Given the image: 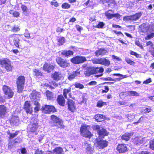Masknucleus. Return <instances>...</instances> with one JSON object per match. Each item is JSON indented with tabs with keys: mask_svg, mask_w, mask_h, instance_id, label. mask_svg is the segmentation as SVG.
<instances>
[{
	"mask_svg": "<svg viewBox=\"0 0 154 154\" xmlns=\"http://www.w3.org/2000/svg\"><path fill=\"white\" fill-rule=\"evenodd\" d=\"M101 1L103 4L105 3L115 4L116 3L115 0H101Z\"/></svg>",
	"mask_w": 154,
	"mask_h": 154,
	"instance_id": "obj_42",
	"label": "nucleus"
},
{
	"mask_svg": "<svg viewBox=\"0 0 154 154\" xmlns=\"http://www.w3.org/2000/svg\"><path fill=\"white\" fill-rule=\"evenodd\" d=\"M2 90L5 95L9 99L12 98L14 95V92L11 87L7 85H4Z\"/></svg>",
	"mask_w": 154,
	"mask_h": 154,
	"instance_id": "obj_8",
	"label": "nucleus"
},
{
	"mask_svg": "<svg viewBox=\"0 0 154 154\" xmlns=\"http://www.w3.org/2000/svg\"><path fill=\"white\" fill-rule=\"evenodd\" d=\"M97 84V82L95 81H92L90 82H89L88 83V85H96Z\"/></svg>",
	"mask_w": 154,
	"mask_h": 154,
	"instance_id": "obj_63",
	"label": "nucleus"
},
{
	"mask_svg": "<svg viewBox=\"0 0 154 154\" xmlns=\"http://www.w3.org/2000/svg\"><path fill=\"white\" fill-rule=\"evenodd\" d=\"M94 119L97 122H101L104 120V119L103 115L97 114L94 115Z\"/></svg>",
	"mask_w": 154,
	"mask_h": 154,
	"instance_id": "obj_26",
	"label": "nucleus"
},
{
	"mask_svg": "<svg viewBox=\"0 0 154 154\" xmlns=\"http://www.w3.org/2000/svg\"><path fill=\"white\" fill-rule=\"evenodd\" d=\"M74 52L71 50H64L62 51L61 54L65 57H68L72 56L74 54Z\"/></svg>",
	"mask_w": 154,
	"mask_h": 154,
	"instance_id": "obj_23",
	"label": "nucleus"
},
{
	"mask_svg": "<svg viewBox=\"0 0 154 154\" xmlns=\"http://www.w3.org/2000/svg\"><path fill=\"white\" fill-rule=\"evenodd\" d=\"M48 114H50L51 112L54 113L57 111V109L53 105H48Z\"/></svg>",
	"mask_w": 154,
	"mask_h": 154,
	"instance_id": "obj_32",
	"label": "nucleus"
},
{
	"mask_svg": "<svg viewBox=\"0 0 154 154\" xmlns=\"http://www.w3.org/2000/svg\"><path fill=\"white\" fill-rule=\"evenodd\" d=\"M92 61L93 64H101V58L95 59L92 60Z\"/></svg>",
	"mask_w": 154,
	"mask_h": 154,
	"instance_id": "obj_45",
	"label": "nucleus"
},
{
	"mask_svg": "<svg viewBox=\"0 0 154 154\" xmlns=\"http://www.w3.org/2000/svg\"><path fill=\"white\" fill-rule=\"evenodd\" d=\"M140 31L141 32H146L148 29L147 27L146 24H143L140 26Z\"/></svg>",
	"mask_w": 154,
	"mask_h": 154,
	"instance_id": "obj_36",
	"label": "nucleus"
},
{
	"mask_svg": "<svg viewBox=\"0 0 154 154\" xmlns=\"http://www.w3.org/2000/svg\"><path fill=\"white\" fill-rule=\"evenodd\" d=\"M21 7L23 12L24 13H26L27 12L28 9L27 7L26 6L23 5H22Z\"/></svg>",
	"mask_w": 154,
	"mask_h": 154,
	"instance_id": "obj_51",
	"label": "nucleus"
},
{
	"mask_svg": "<svg viewBox=\"0 0 154 154\" xmlns=\"http://www.w3.org/2000/svg\"><path fill=\"white\" fill-rule=\"evenodd\" d=\"M94 152V149L90 144H88L86 149V153L88 154H92Z\"/></svg>",
	"mask_w": 154,
	"mask_h": 154,
	"instance_id": "obj_27",
	"label": "nucleus"
},
{
	"mask_svg": "<svg viewBox=\"0 0 154 154\" xmlns=\"http://www.w3.org/2000/svg\"><path fill=\"white\" fill-rule=\"evenodd\" d=\"M104 89H102L101 93L103 94L104 93H107L109 90V88L107 86H104Z\"/></svg>",
	"mask_w": 154,
	"mask_h": 154,
	"instance_id": "obj_50",
	"label": "nucleus"
},
{
	"mask_svg": "<svg viewBox=\"0 0 154 154\" xmlns=\"http://www.w3.org/2000/svg\"><path fill=\"white\" fill-rule=\"evenodd\" d=\"M133 135V133L132 132H126L121 136V139L123 140L128 141L131 138Z\"/></svg>",
	"mask_w": 154,
	"mask_h": 154,
	"instance_id": "obj_21",
	"label": "nucleus"
},
{
	"mask_svg": "<svg viewBox=\"0 0 154 154\" xmlns=\"http://www.w3.org/2000/svg\"><path fill=\"white\" fill-rule=\"evenodd\" d=\"M51 76L52 79L56 81L60 80L63 78L62 74L59 71H55L52 74Z\"/></svg>",
	"mask_w": 154,
	"mask_h": 154,
	"instance_id": "obj_17",
	"label": "nucleus"
},
{
	"mask_svg": "<svg viewBox=\"0 0 154 154\" xmlns=\"http://www.w3.org/2000/svg\"><path fill=\"white\" fill-rule=\"evenodd\" d=\"M71 87H69L68 88H65L63 90V95L64 97L67 99V94H68V95L69 98L72 97V95L71 92Z\"/></svg>",
	"mask_w": 154,
	"mask_h": 154,
	"instance_id": "obj_20",
	"label": "nucleus"
},
{
	"mask_svg": "<svg viewBox=\"0 0 154 154\" xmlns=\"http://www.w3.org/2000/svg\"><path fill=\"white\" fill-rule=\"evenodd\" d=\"M63 149L61 147H57L53 149V152L51 151H48V154H54V152L55 153V154H63Z\"/></svg>",
	"mask_w": 154,
	"mask_h": 154,
	"instance_id": "obj_19",
	"label": "nucleus"
},
{
	"mask_svg": "<svg viewBox=\"0 0 154 154\" xmlns=\"http://www.w3.org/2000/svg\"><path fill=\"white\" fill-rule=\"evenodd\" d=\"M143 143V138L142 137H140L139 138H138L137 137H135V144L137 145L142 143Z\"/></svg>",
	"mask_w": 154,
	"mask_h": 154,
	"instance_id": "obj_43",
	"label": "nucleus"
},
{
	"mask_svg": "<svg viewBox=\"0 0 154 154\" xmlns=\"http://www.w3.org/2000/svg\"><path fill=\"white\" fill-rule=\"evenodd\" d=\"M64 31V29L63 28H61L60 27H57L56 29V32L60 33L61 32H62Z\"/></svg>",
	"mask_w": 154,
	"mask_h": 154,
	"instance_id": "obj_62",
	"label": "nucleus"
},
{
	"mask_svg": "<svg viewBox=\"0 0 154 154\" xmlns=\"http://www.w3.org/2000/svg\"><path fill=\"white\" fill-rule=\"evenodd\" d=\"M9 13L10 14H12L13 16L16 17H19L20 13L17 11H14L13 10H10L9 11Z\"/></svg>",
	"mask_w": 154,
	"mask_h": 154,
	"instance_id": "obj_37",
	"label": "nucleus"
},
{
	"mask_svg": "<svg viewBox=\"0 0 154 154\" xmlns=\"http://www.w3.org/2000/svg\"><path fill=\"white\" fill-rule=\"evenodd\" d=\"M25 82V77L23 75H20L17 79L16 83L17 89V92L19 93H21L23 91Z\"/></svg>",
	"mask_w": 154,
	"mask_h": 154,
	"instance_id": "obj_5",
	"label": "nucleus"
},
{
	"mask_svg": "<svg viewBox=\"0 0 154 154\" xmlns=\"http://www.w3.org/2000/svg\"><path fill=\"white\" fill-rule=\"evenodd\" d=\"M20 30L19 26H14L11 29V31L13 32H17Z\"/></svg>",
	"mask_w": 154,
	"mask_h": 154,
	"instance_id": "obj_38",
	"label": "nucleus"
},
{
	"mask_svg": "<svg viewBox=\"0 0 154 154\" xmlns=\"http://www.w3.org/2000/svg\"><path fill=\"white\" fill-rule=\"evenodd\" d=\"M75 78V77L72 74H70L69 76L68 77V79L70 80H72L73 79H74Z\"/></svg>",
	"mask_w": 154,
	"mask_h": 154,
	"instance_id": "obj_64",
	"label": "nucleus"
},
{
	"mask_svg": "<svg viewBox=\"0 0 154 154\" xmlns=\"http://www.w3.org/2000/svg\"><path fill=\"white\" fill-rule=\"evenodd\" d=\"M65 98L62 94L58 95L56 100L57 103L60 106H64L66 103Z\"/></svg>",
	"mask_w": 154,
	"mask_h": 154,
	"instance_id": "obj_16",
	"label": "nucleus"
},
{
	"mask_svg": "<svg viewBox=\"0 0 154 154\" xmlns=\"http://www.w3.org/2000/svg\"><path fill=\"white\" fill-rule=\"evenodd\" d=\"M48 105H45L41 108L42 111L45 114H48Z\"/></svg>",
	"mask_w": 154,
	"mask_h": 154,
	"instance_id": "obj_35",
	"label": "nucleus"
},
{
	"mask_svg": "<svg viewBox=\"0 0 154 154\" xmlns=\"http://www.w3.org/2000/svg\"><path fill=\"white\" fill-rule=\"evenodd\" d=\"M149 147L151 149L154 150V139L150 142Z\"/></svg>",
	"mask_w": 154,
	"mask_h": 154,
	"instance_id": "obj_55",
	"label": "nucleus"
},
{
	"mask_svg": "<svg viewBox=\"0 0 154 154\" xmlns=\"http://www.w3.org/2000/svg\"><path fill=\"white\" fill-rule=\"evenodd\" d=\"M132 17L133 16H125L123 17V20L126 21L131 20L133 19Z\"/></svg>",
	"mask_w": 154,
	"mask_h": 154,
	"instance_id": "obj_48",
	"label": "nucleus"
},
{
	"mask_svg": "<svg viewBox=\"0 0 154 154\" xmlns=\"http://www.w3.org/2000/svg\"><path fill=\"white\" fill-rule=\"evenodd\" d=\"M0 65L1 67L4 68L8 72H11L13 66L10 60L7 58L0 59Z\"/></svg>",
	"mask_w": 154,
	"mask_h": 154,
	"instance_id": "obj_3",
	"label": "nucleus"
},
{
	"mask_svg": "<svg viewBox=\"0 0 154 154\" xmlns=\"http://www.w3.org/2000/svg\"><path fill=\"white\" fill-rule=\"evenodd\" d=\"M76 20V19L74 17H72L69 20V23H71V24H73L75 22Z\"/></svg>",
	"mask_w": 154,
	"mask_h": 154,
	"instance_id": "obj_61",
	"label": "nucleus"
},
{
	"mask_svg": "<svg viewBox=\"0 0 154 154\" xmlns=\"http://www.w3.org/2000/svg\"><path fill=\"white\" fill-rule=\"evenodd\" d=\"M92 128L94 131L99 130L100 128V126L99 125H93L92 126Z\"/></svg>",
	"mask_w": 154,
	"mask_h": 154,
	"instance_id": "obj_54",
	"label": "nucleus"
},
{
	"mask_svg": "<svg viewBox=\"0 0 154 154\" xmlns=\"http://www.w3.org/2000/svg\"><path fill=\"white\" fill-rule=\"evenodd\" d=\"M51 127H56L57 128L64 129L65 126L63 125V122L57 116L52 115L50 116V121L49 122Z\"/></svg>",
	"mask_w": 154,
	"mask_h": 154,
	"instance_id": "obj_1",
	"label": "nucleus"
},
{
	"mask_svg": "<svg viewBox=\"0 0 154 154\" xmlns=\"http://www.w3.org/2000/svg\"><path fill=\"white\" fill-rule=\"evenodd\" d=\"M142 15V14L141 12H139L135 14V20L139 18Z\"/></svg>",
	"mask_w": 154,
	"mask_h": 154,
	"instance_id": "obj_57",
	"label": "nucleus"
},
{
	"mask_svg": "<svg viewBox=\"0 0 154 154\" xmlns=\"http://www.w3.org/2000/svg\"><path fill=\"white\" fill-rule=\"evenodd\" d=\"M65 38L64 37H60L58 39L57 42H58L59 45H63L65 42Z\"/></svg>",
	"mask_w": 154,
	"mask_h": 154,
	"instance_id": "obj_41",
	"label": "nucleus"
},
{
	"mask_svg": "<svg viewBox=\"0 0 154 154\" xmlns=\"http://www.w3.org/2000/svg\"><path fill=\"white\" fill-rule=\"evenodd\" d=\"M125 60L130 65H133L134 63V61H132L128 58H126L125 59Z\"/></svg>",
	"mask_w": 154,
	"mask_h": 154,
	"instance_id": "obj_53",
	"label": "nucleus"
},
{
	"mask_svg": "<svg viewBox=\"0 0 154 154\" xmlns=\"http://www.w3.org/2000/svg\"><path fill=\"white\" fill-rule=\"evenodd\" d=\"M38 92L35 90H33L30 94L29 97L31 99H37V97H38Z\"/></svg>",
	"mask_w": 154,
	"mask_h": 154,
	"instance_id": "obj_29",
	"label": "nucleus"
},
{
	"mask_svg": "<svg viewBox=\"0 0 154 154\" xmlns=\"http://www.w3.org/2000/svg\"><path fill=\"white\" fill-rule=\"evenodd\" d=\"M33 72L34 73L35 75L36 76H41L43 75L42 72L37 69H34L33 70Z\"/></svg>",
	"mask_w": 154,
	"mask_h": 154,
	"instance_id": "obj_34",
	"label": "nucleus"
},
{
	"mask_svg": "<svg viewBox=\"0 0 154 154\" xmlns=\"http://www.w3.org/2000/svg\"><path fill=\"white\" fill-rule=\"evenodd\" d=\"M116 149L119 153L124 154L128 151V148L125 144L119 143L117 146Z\"/></svg>",
	"mask_w": 154,
	"mask_h": 154,
	"instance_id": "obj_9",
	"label": "nucleus"
},
{
	"mask_svg": "<svg viewBox=\"0 0 154 154\" xmlns=\"http://www.w3.org/2000/svg\"><path fill=\"white\" fill-rule=\"evenodd\" d=\"M113 75L117 76L120 77H122V78H125L127 76L126 75H123L122 74L119 73H114L113 74Z\"/></svg>",
	"mask_w": 154,
	"mask_h": 154,
	"instance_id": "obj_56",
	"label": "nucleus"
},
{
	"mask_svg": "<svg viewBox=\"0 0 154 154\" xmlns=\"http://www.w3.org/2000/svg\"><path fill=\"white\" fill-rule=\"evenodd\" d=\"M23 109L25 110L27 114H32V109L31 107L30 101L27 100L25 101L23 105Z\"/></svg>",
	"mask_w": 154,
	"mask_h": 154,
	"instance_id": "obj_14",
	"label": "nucleus"
},
{
	"mask_svg": "<svg viewBox=\"0 0 154 154\" xmlns=\"http://www.w3.org/2000/svg\"><path fill=\"white\" fill-rule=\"evenodd\" d=\"M104 25V23L103 22H100L96 26V27L97 28H102Z\"/></svg>",
	"mask_w": 154,
	"mask_h": 154,
	"instance_id": "obj_49",
	"label": "nucleus"
},
{
	"mask_svg": "<svg viewBox=\"0 0 154 154\" xmlns=\"http://www.w3.org/2000/svg\"><path fill=\"white\" fill-rule=\"evenodd\" d=\"M105 51L104 48H99L98 50L95 51V55L96 56L98 57L100 55H103L104 54L103 52Z\"/></svg>",
	"mask_w": 154,
	"mask_h": 154,
	"instance_id": "obj_31",
	"label": "nucleus"
},
{
	"mask_svg": "<svg viewBox=\"0 0 154 154\" xmlns=\"http://www.w3.org/2000/svg\"><path fill=\"white\" fill-rule=\"evenodd\" d=\"M45 94L48 100H52L54 99V93L52 92L47 90L46 91Z\"/></svg>",
	"mask_w": 154,
	"mask_h": 154,
	"instance_id": "obj_25",
	"label": "nucleus"
},
{
	"mask_svg": "<svg viewBox=\"0 0 154 154\" xmlns=\"http://www.w3.org/2000/svg\"><path fill=\"white\" fill-rule=\"evenodd\" d=\"M38 121H37L35 123L30 124V131L32 132H34L38 127Z\"/></svg>",
	"mask_w": 154,
	"mask_h": 154,
	"instance_id": "obj_24",
	"label": "nucleus"
},
{
	"mask_svg": "<svg viewBox=\"0 0 154 154\" xmlns=\"http://www.w3.org/2000/svg\"><path fill=\"white\" fill-rule=\"evenodd\" d=\"M150 45L151 48H153L154 46L153 43L151 41H148L147 42L146 45V46Z\"/></svg>",
	"mask_w": 154,
	"mask_h": 154,
	"instance_id": "obj_59",
	"label": "nucleus"
},
{
	"mask_svg": "<svg viewBox=\"0 0 154 154\" xmlns=\"http://www.w3.org/2000/svg\"><path fill=\"white\" fill-rule=\"evenodd\" d=\"M89 127V125L83 124L81 125L80 130L81 135L85 138H88L89 139L93 136V134L88 128V127Z\"/></svg>",
	"mask_w": 154,
	"mask_h": 154,
	"instance_id": "obj_4",
	"label": "nucleus"
},
{
	"mask_svg": "<svg viewBox=\"0 0 154 154\" xmlns=\"http://www.w3.org/2000/svg\"><path fill=\"white\" fill-rule=\"evenodd\" d=\"M44 152L39 148H37L35 150L34 154H43Z\"/></svg>",
	"mask_w": 154,
	"mask_h": 154,
	"instance_id": "obj_52",
	"label": "nucleus"
},
{
	"mask_svg": "<svg viewBox=\"0 0 154 154\" xmlns=\"http://www.w3.org/2000/svg\"><path fill=\"white\" fill-rule=\"evenodd\" d=\"M71 5L67 2L63 3L61 5V7L63 9H68L70 8Z\"/></svg>",
	"mask_w": 154,
	"mask_h": 154,
	"instance_id": "obj_40",
	"label": "nucleus"
},
{
	"mask_svg": "<svg viewBox=\"0 0 154 154\" xmlns=\"http://www.w3.org/2000/svg\"><path fill=\"white\" fill-rule=\"evenodd\" d=\"M66 103L68 109L72 112H75L76 110L75 102L69 98L67 99Z\"/></svg>",
	"mask_w": 154,
	"mask_h": 154,
	"instance_id": "obj_10",
	"label": "nucleus"
},
{
	"mask_svg": "<svg viewBox=\"0 0 154 154\" xmlns=\"http://www.w3.org/2000/svg\"><path fill=\"white\" fill-rule=\"evenodd\" d=\"M70 60L71 63L75 64L82 63L87 61L86 57L83 56L77 55L71 58Z\"/></svg>",
	"mask_w": 154,
	"mask_h": 154,
	"instance_id": "obj_7",
	"label": "nucleus"
},
{
	"mask_svg": "<svg viewBox=\"0 0 154 154\" xmlns=\"http://www.w3.org/2000/svg\"><path fill=\"white\" fill-rule=\"evenodd\" d=\"M56 61L59 66L62 68H66L70 66L69 60L59 57L56 58Z\"/></svg>",
	"mask_w": 154,
	"mask_h": 154,
	"instance_id": "obj_6",
	"label": "nucleus"
},
{
	"mask_svg": "<svg viewBox=\"0 0 154 154\" xmlns=\"http://www.w3.org/2000/svg\"><path fill=\"white\" fill-rule=\"evenodd\" d=\"M113 11L112 10H109L105 13V14L108 19H111L113 17L117 19L120 18L121 17V15L119 13L113 14Z\"/></svg>",
	"mask_w": 154,
	"mask_h": 154,
	"instance_id": "obj_11",
	"label": "nucleus"
},
{
	"mask_svg": "<svg viewBox=\"0 0 154 154\" xmlns=\"http://www.w3.org/2000/svg\"><path fill=\"white\" fill-rule=\"evenodd\" d=\"M55 67L56 66L54 64H51L46 63L44 64L43 69L45 72L50 73L54 70Z\"/></svg>",
	"mask_w": 154,
	"mask_h": 154,
	"instance_id": "obj_13",
	"label": "nucleus"
},
{
	"mask_svg": "<svg viewBox=\"0 0 154 154\" xmlns=\"http://www.w3.org/2000/svg\"><path fill=\"white\" fill-rule=\"evenodd\" d=\"M104 70V69L102 67H88L85 72L84 74L85 76L89 77L92 75L103 72Z\"/></svg>",
	"mask_w": 154,
	"mask_h": 154,
	"instance_id": "obj_2",
	"label": "nucleus"
},
{
	"mask_svg": "<svg viewBox=\"0 0 154 154\" xmlns=\"http://www.w3.org/2000/svg\"><path fill=\"white\" fill-rule=\"evenodd\" d=\"M96 143L97 144V147H98L99 149H102L108 146L109 142L106 140L100 139L99 140H97Z\"/></svg>",
	"mask_w": 154,
	"mask_h": 154,
	"instance_id": "obj_12",
	"label": "nucleus"
},
{
	"mask_svg": "<svg viewBox=\"0 0 154 154\" xmlns=\"http://www.w3.org/2000/svg\"><path fill=\"white\" fill-rule=\"evenodd\" d=\"M110 61L109 60L105 58H101V64L106 66H108L110 65Z\"/></svg>",
	"mask_w": 154,
	"mask_h": 154,
	"instance_id": "obj_30",
	"label": "nucleus"
},
{
	"mask_svg": "<svg viewBox=\"0 0 154 154\" xmlns=\"http://www.w3.org/2000/svg\"><path fill=\"white\" fill-rule=\"evenodd\" d=\"M97 132L100 136L103 138L105 136H107L109 134V132H108L106 130L103 128H102L101 129L98 130Z\"/></svg>",
	"mask_w": 154,
	"mask_h": 154,
	"instance_id": "obj_22",
	"label": "nucleus"
},
{
	"mask_svg": "<svg viewBox=\"0 0 154 154\" xmlns=\"http://www.w3.org/2000/svg\"><path fill=\"white\" fill-rule=\"evenodd\" d=\"M106 105L107 103L106 102H103L102 100H100L97 101L96 106L100 108L104 105Z\"/></svg>",
	"mask_w": 154,
	"mask_h": 154,
	"instance_id": "obj_33",
	"label": "nucleus"
},
{
	"mask_svg": "<svg viewBox=\"0 0 154 154\" xmlns=\"http://www.w3.org/2000/svg\"><path fill=\"white\" fill-rule=\"evenodd\" d=\"M50 4L52 6H54L56 7H58L59 6V4L56 0H52Z\"/></svg>",
	"mask_w": 154,
	"mask_h": 154,
	"instance_id": "obj_46",
	"label": "nucleus"
},
{
	"mask_svg": "<svg viewBox=\"0 0 154 154\" xmlns=\"http://www.w3.org/2000/svg\"><path fill=\"white\" fill-rule=\"evenodd\" d=\"M19 132V131H16L14 133H10V131L8 130L7 131V133L8 135H9L8 137V138L9 139H11L16 137L17 135Z\"/></svg>",
	"mask_w": 154,
	"mask_h": 154,
	"instance_id": "obj_28",
	"label": "nucleus"
},
{
	"mask_svg": "<svg viewBox=\"0 0 154 154\" xmlns=\"http://www.w3.org/2000/svg\"><path fill=\"white\" fill-rule=\"evenodd\" d=\"M152 110L150 107L149 106L148 107H144L142 110L141 112L144 113H149Z\"/></svg>",
	"mask_w": 154,
	"mask_h": 154,
	"instance_id": "obj_39",
	"label": "nucleus"
},
{
	"mask_svg": "<svg viewBox=\"0 0 154 154\" xmlns=\"http://www.w3.org/2000/svg\"><path fill=\"white\" fill-rule=\"evenodd\" d=\"M154 37V32L151 33L150 34L147 35L145 38V40L150 39Z\"/></svg>",
	"mask_w": 154,
	"mask_h": 154,
	"instance_id": "obj_47",
	"label": "nucleus"
},
{
	"mask_svg": "<svg viewBox=\"0 0 154 154\" xmlns=\"http://www.w3.org/2000/svg\"><path fill=\"white\" fill-rule=\"evenodd\" d=\"M72 74L75 77L80 75V72L78 71V70L77 71L73 72Z\"/></svg>",
	"mask_w": 154,
	"mask_h": 154,
	"instance_id": "obj_58",
	"label": "nucleus"
},
{
	"mask_svg": "<svg viewBox=\"0 0 154 154\" xmlns=\"http://www.w3.org/2000/svg\"><path fill=\"white\" fill-rule=\"evenodd\" d=\"M75 88L80 89H82L84 88V85L80 83H76L74 84Z\"/></svg>",
	"mask_w": 154,
	"mask_h": 154,
	"instance_id": "obj_44",
	"label": "nucleus"
},
{
	"mask_svg": "<svg viewBox=\"0 0 154 154\" xmlns=\"http://www.w3.org/2000/svg\"><path fill=\"white\" fill-rule=\"evenodd\" d=\"M75 27L77 30L80 32H81V31L83 29L79 25H75Z\"/></svg>",
	"mask_w": 154,
	"mask_h": 154,
	"instance_id": "obj_60",
	"label": "nucleus"
},
{
	"mask_svg": "<svg viewBox=\"0 0 154 154\" xmlns=\"http://www.w3.org/2000/svg\"><path fill=\"white\" fill-rule=\"evenodd\" d=\"M7 108L4 105H0V118H3L7 113Z\"/></svg>",
	"mask_w": 154,
	"mask_h": 154,
	"instance_id": "obj_18",
	"label": "nucleus"
},
{
	"mask_svg": "<svg viewBox=\"0 0 154 154\" xmlns=\"http://www.w3.org/2000/svg\"><path fill=\"white\" fill-rule=\"evenodd\" d=\"M10 36L14 38L13 42L14 45L17 48H20L19 44L21 35L19 34H13Z\"/></svg>",
	"mask_w": 154,
	"mask_h": 154,
	"instance_id": "obj_15",
	"label": "nucleus"
}]
</instances>
